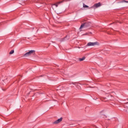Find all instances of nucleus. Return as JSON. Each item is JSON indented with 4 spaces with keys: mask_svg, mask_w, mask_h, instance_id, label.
I'll return each mask as SVG.
<instances>
[{
    "mask_svg": "<svg viewBox=\"0 0 128 128\" xmlns=\"http://www.w3.org/2000/svg\"><path fill=\"white\" fill-rule=\"evenodd\" d=\"M90 24H92V23H90V22H86L80 26V30H82V28H88V26H90Z\"/></svg>",
    "mask_w": 128,
    "mask_h": 128,
    "instance_id": "obj_1",
    "label": "nucleus"
},
{
    "mask_svg": "<svg viewBox=\"0 0 128 128\" xmlns=\"http://www.w3.org/2000/svg\"><path fill=\"white\" fill-rule=\"evenodd\" d=\"M34 50H31L30 51H29L28 52H26V54H25L24 55V56L25 58H26L28 56H31V54H34Z\"/></svg>",
    "mask_w": 128,
    "mask_h": 128,
    "instance_id": "obj_2",
    "label": "nucleus"
},
{
    "mask_svg": "<svg viewBox=\"0 0 128 128\" xmlns=\"http://www.w3.org/2000/svg\"><path fill=\"white\" fill-rule=\"evenodd\" d=\"M87 46H98V42H90L88 43Z\"/></svg>",
    "mask_w": 128,
    "mask_h": 128,
    "instance_id": "obj_3",
    "label": "nucleus"
},
{
    "mask_svg": "<svg viewBox=\"0 0 128 128\" xmlns=\"http://www.w3.org/2000/svg\"><path fill=\"white\" fill-rule=\"evenodd\" d=\"M62 120V118H60L55 120L54 122H53V124H60Z\"/></svg>",
    "mask_w": 128,
    "mask_h": 128,
    "instance_id": "obj_4",
    "label": "nucleus"
},
{
    "mask_svg": "<svg viewBox=\"0 0 128 128\" xmlns=\"http://www.w3.org/2000/svg\"><path fill=\"white\" fill-rule=\"evenodd\" d=\"M101 4H100V2H98L97 4H94V6H92V8H100V6Z\"/></svg>",
    "mask_w": 128,
    "mask_h": 128,
    "instance_id": "obj_5",
    "label": "nucleus"
},
{
    "mask_svg": "<svg viewBox=\"0 0 128 128\" xmlns=\"http://www.w3.org/2000/svg\"><path fill=\"white\" fill-rule=\"evenodd\" d=\"M62 2H58L57 3L55 4H53L52 5V6H56V8H58V4H62Z\"/></svg>",
    "mask_w": 128,
    "mask_h": 128,
    "instance_id": "obj_6",
    "label": "nucleus"
},
{
    "mask_svg": "<svg viewBox=\"0 0 128 128\" xmlns=\"http://www.w3.org/2000/svg\"><path fill=\"white\" fill-rule=\"evenodd\" d=\"M100 114L101 116H102V117L104 118H106V116L104 115V114H102V112H100Z\"/></svg>",
    "mask_w": 128,
    "mask_h": 128,
    "instance_id": "obj_7",
    "label": "nucleus"
},
{
    "mask_svg": "<svg viewBox=\"0 0 128 128\" xmlns=\"http://www.w3.org/2000/svg\"><path fill=\"white\" fill-rule=\"evenodd\" d=\"M86 60V57H82V58H79L80 62H82V60Z\"/></svg>",
    "mask_w": 128,
    "mask_h": 128,
    "instance_id": "obj_8",
    "label": "nucleus"
},
{
    "mask_svg": "<svg viewBox=\"0 0 128 128\" xmlns=\"http://www.w3.org/2000/svg\"><path fill=\"white\" fill-rule=\"evenodd\" d=\"M14 50H12L10 52V54H14Z\"/></svg>",
    "mask_w": 128,
    "mask_h": 128,
    "instance_id": "obj_9",
    "label": "nucleus"
},
{
    "mask_svg": "<svg viewBox=\"0 0 128 128\" xmlns=\"http://www.w3.org/2000/svg\"><path fill=\"white\" fill-rule=\"evenodd\" d=\"M83 8H88V6L87 5H86V4H83Z\"/></svg>",
    "mask_w": 128,
    "mask_h": 128,
    "instance_id": "obj_10",
    "label": "nucleus"
},
{
    "mask_svg": "<svg viewBox=\"0 0 128 128\" xmlns=\"http://www.w3.org/2000/svg\"><path fill=\"white\" fill-rule=\"evenodd\" d=\"M120 2H126L127 4H128V1L123 0L121 1Z\"/></svg>",
    "mask_w": 128,
    "mask_h": 128,
    "instance_id": "obj_11",
    "label": "nucleus"
},
{
    "mask_svg": "<svg viewBox=\"0 0 128 128\" xmlns=\"http://www.w3.org/2000/svg\"><path fill=\"white\" fill-rule=\"evenodd\" d=\"M72 84L76 85V83H72Z\"/></svg>",
    "mask_w": 128,
    "mask_h": 128,
    "instance_id": "obj_12",
    "label": "nucleus"
},
{
    "mask_svg": "<svg viewBox=\"0 0 128 128\" xmlns=\"http://www.w3.org/2000/svg\"><path fill=\"white\" fill-rule=\"evenodd\" d=\"M5 80L2 79V82H4Z\"/></svg>",
    "mask_w": 128,
    "mask_h": 128,
    "instance_id": "obj_13",
    "label": "nucleus"
},
{
    "mask_svg": "<svg viewBox=\"0 0 128 128\" xmlns=\"http://www.w3.org/2000/svg\"><path fill=\"white\" fill-rule=\"evenodd\" d=\"M126 104H128V102H126Z\"/></svg>",
    "mask_w": 128,
    "mask_h": 128,
    "instance_id": "obj_14",
    "label": "nucleus"
},
{
    "mask_svg": "<svg viewBox=\"0 0 128 128\" xmlns=\"http://www.w3.org/2000/svg\"><path fill=\"white\" fill-rule=\"evenodd\" d=\"M90 34H92V32H90Z\"/></svg>",
    "mask_w": 128,
    "mask_h": 128,
    "instance_id": "obj_15",
    "label": "nucleus"
}]
</instances>
